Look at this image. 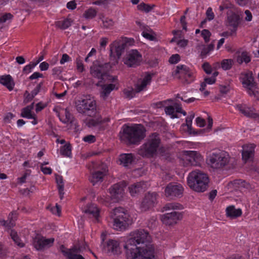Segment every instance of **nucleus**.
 Instances as JSON below:
<instances>
[{
    "label": "nucleus",
    "mask_w": 259,
    "mask_h": 259,
    "mask_svg": "<svg viewBox=\"0 0 259 259\" xmlns=\"http://www.w3.org/2000/svg\"><path fill=\"white\" fill-rule=\"evenodd\" d=\"M227 15L228 25L232 26L234 31H236L240 22L239 15L236 13V11H227Z\"/></svg>",
    "instance_id": "21"
},
{
    "label": "nucleus",
    "mask_w": 259,
    "mask_h": 259,
    "mask_svg": "<svg viewBox=\"0 0 259 259\" xmlns=\"http://www.w3.org/2000/svg\"><path fill=\"white\" fill-rule=\"evenodd\" d=\"M126 259H152L154 257V248L152 244L139 246L136 250H126Z\"/></svg>",
    "instance_id": "7"
},
{
    "label": "nucleus",
    "mask_w": 259,
    "mask_h": 259,
    "mask_svg": "<svg viewBox=\"0 0 259 259\" xmlns=\"http://www.w3.org/2000/svg\"><path fill=\"white\" fill-rule=\"evenodd\" d=\"M83 140L85 142L92 143L95 142L96 138L94 136L90 135L83 137Z\"/></svg>",
    "instance_id": "60"
},
{
    "label": "nucleus",
    "mask_w": 259,
    "mask_h": 259,
    "mask_svg": "<svg viewBox=\"0 0 259 259\" xmlns=\"http://www.w3.org/2000/svg\"><path fill=\"white\" fill-rule=\"evenodd\" d=\"M241 81L243 87L246 89L250 96H256L258 93L257 83L254 81L251 72L242 73L241 74Z\"/></svg>",
    "instance_id": "9"
},
{
    "label": "nucleus",
    "mask_w": 259,
    "mask_h": 259,
    "mask_svg": "<svg viewBox=\"0 0 259 259\" xmlns=\"http://www.w3.org/2000/svg\"><path fill=\"white\" fill-rule=\"evenodd\" d=\"M108 66L107 64H98V62L94 63L93 65L91 67L90 72L92 75L99 79L102 77V75L104 74L106 70V68Z\"/></svg>",
    "instance_id": "20"
},
{
    "label": "nucleus",
    "mask_w": 259,
    "mask_h": 259,
    "mask_svg": "<svg viewBox=\"0 0 259 259\" xmlns=\"http://www.w3.org/2000/svg\"><path fill=\"white\" fill-rule=\"evenodd\" d=\"M62 68L61 67H56L52 70V75L54 76H59L62 72Z\"/></svg>",
    "instance_id": "61"
},
{
    "label": "nucleus",
    "mask_w": 259,
    "mask_h": 259,
    "mask_svg": "<svg viewBox=\"0 0 259 259\" xmlns=\"http://www.w3.org/2000/svg\"><path fill=\"white\" fill-rule=\"evenodd\" d=\"M109 120V118H105L102 119L101 117L99 116L97 119H91L89 120L87 125L89 127H93L100 125L102 123L108 122Z\"/></svg>",
    "instance_id": "34"
},
{
    "label": "nucleus",
    "mask_w": 259,
    "mask_h": 259,
    "mask_svg": "<svg viewBox=\"0 0 259 259\" xmlns=\"http://www.w3.org/2000/svg\"><path fill=\"white\" fill-rule=\"evenodd\" d=\"M60 153L62 155L69 157L71 154V148L69 143L66 144L60 150Z\"/></svg>",
    "instance_id": "44"
},
{
    "label": "nucleus",
    "mask_w": 259,
    "mask_h": 259,
    "mask_svg": "<svg viewBox=\"0 0 259 259\" xmlns=\"http://www.w3.org/2000/svg\"><path fill=\"white\" fill-rule=\"evenodd\" d=\"M182 218V214L179 212L173 211L162 215L161 220L166 225L171 226L177 224V221Z\"/></svg>",
    "instance_id": "16"
},
{
    "label": "nucleus",
    "mask_w": 259,
    "mask_h": 259,
    "mask_svg": "<svg viewBox=\"0 0 259 259\" xmlns=\"http://www.w3.org/2000/svg\"><path fill=\"white\" fill-rule=\"evenodd\" d=\"M42 85L43 82H40L38 83L35 88L31 92V95H30L27 91H26L25 94H28L27 98L29 100H32L39 92Z\"/></svg>",
    "instance_id": "41"
},
{
    "label": "nucleus",
    "mask_w": 259,
    "mask_h": 259,
    "mask_svg": "<svg viewBox=\"0 0 259 259\" xmlns=\"http://www.w3.org/2000/svg\"><path fill=\"white\" fill-rule=\"evenodd\" d=\"M64 115L65 116V119H62L60 117V120L64 123H69L70 124H73L74 117L67 109H65L64 110Z\"/></svg>",
    "instance_id": "37"
},
{
    "label": "nucleus",
    "mask_w": 259,
    "mask_h": 259,
    "mask_svg": "<svg viewBox=\"0 0 259 259\" xmlns=\"http://www.w3.org/2000/svg\"><path fill=\"white\" fill-rule=\"evenodd\" d=\"M126 46V43L122 40H116L110 45V57L114 64L118 63Z\"/></svg>",
    "instance_id": "10"
},
{
    "label": "nucleus",
    "mask_w": 259,
    "mask_h": 259,
    "mask_svg": "<svg viewBox=\"0 0 259 259\" xmlns=\"http://www.w3.org/2000/svg\"><path fill=\"white\" fill-rule=\"evenodd\" d=\"M110 217L113 219V227L117 231L126 230L133 223L132 218L127 211L122 207L114 209Z\"/></svg>",
    "instance_id": "3"
},
{
    "label": "nucleus",
    "mask_w": 259,
    "mask_h": 259,
    "mask_svg": "<svg viewBox=\"0 0 259 259\" xmlns=\"http://www.w3.org/2000/svg\"><path fill=\"white\" fill-rule=\"evenodd\" d=\"M194 113L193 112H191L190 114L186 118V124L185 125L187 126V131L189 134H193L194 135H196L198 133H201L202 131L200 130L199 131H195L192 127V120L194 117Z\"/></svg>",
    "instance_id": "30"
},
{
    "label": "nucleus",
    "mask_w": 259,
    "mask_h": 259,
    "mask_svg": "<svg viewBox=\"0 0 259 259\" xmlns=\"http://www.w3.org/2000/svg\"><path fill=\"white\" fill-rule=\"evenodd\" d=\"M115 89V85L114 84H109L103 85L102 87V91L101 92V96L105 100L109 95L110 93Z\"/></svg>",
    "instance_id": "33"
},
{
    "label": "nucleus",
    "mask_w": 259,
    "mask_h": 259,
    "mask_svg": "<svg viewBox=\"0 0 259 259\" xmlns=\"http://www.w3.org/2000/svg\"><path fill=\"white\" fill-rule=\"evenodd\" d=\"M154 75L153 73L146 72L143 79L138 80L135 87V90L137 93L143 91L148 84H149L151 81L152 77Z\"/></svg>",
    "instance_id": "19"
},
{
    "label": "nucleus",
    "mask_w": 259,
    "mask_h": 259,
    "mask_svg": "<svg viewBox=\"0 0 259 259\" xmlns=\"http://www.w3.org/2000/svg\"><path fill=\"white\" fill-rule=\"evenodd\" d=\"M189 68L185 65H180L177 66L175 70V75L179 74L180 76H184L188 72Z\"/></svg>",
    "instance_id": "43"
},
{
    "label": "nucleus",
    "mask_w": 259,
    "mask_h": 259,
    "mask_svg": "<svg viewBox=\"0 0 259 259\" xmlns=\"http://www.w3.org/2000/svg\"><path fill=\"white\" fill-rule=\"evenodd\" d=\"M183 192V188L180 184L176 183L168 184L165 189L166 197H181Z\"/></svg>",
    "instance_id": "13"
},
{
    "label": "nucleus",
    "mask_w": 259,
    "mask_h": 259,
    "mask_svg": "<svg viewBox=\"0 0 259 259\" xmlns=\"http://www.w3.org/2000/svg\"><path fill=\"white\" fill-rule=\"evenodd\" d=\"M60 250L63 254V255L65 256H67L68 259L70 257V254H72L69 249L66 248L63 245H61L60 246Z\"/></svg>",
    "instance_id": "54"
},
{
    "label": "nucleus",
    "mask_w": 259,
    "mask_h": 259,
    "mask_svg": "<svg viewBox=\"0 0 259 259\" xmlns=\"http://www.w3.org/2000/svg\"><path fill=\"white\" fill-rule=\"evenodd\" d=\"M154 32H148L147 31H143L142 35L145 38L150 40H154L155 39V36L153 35Z\"/></svg>",
    "instance_id": "57"
},
{
    "label": "nucleus",
    "mask_w": 259,
    "mask_h": 259,
    "mask_svg": "<svg viewBox=\"0 0 259 259\" xmlns=\"http://www.w3.org/2000/svg\"><path fill=\"white\" fill-rule=\"evenodd\" d=\"M255 145L253 144H246L243 146L242 159L247 161L253 157Z\"/></svg>",
    "instance_id": "22"
},
{
    "label": "nucleus",
    "mask_w": 259,
    "mask_h": 259,
    "mask_svg": "<svg viewBox=\"0 0 259 259\" xmlns=\"http://www.w3.org/2000/svg\"><path fill=\"white\" fill-rule=\"evenodd\" d=\"M230 157L229 154L222 150L212 152L207 159L208 164L214 169H221L228 164Z\"/></svg>",
    "instance_id": "8"
},
{
    "label": "nucleus",
    "mask_w": 259,
    "mask_h": 259,
    "mask_svg": "<svg viewBox=\"0 0 259 259\" xmlns=\"http://www.w3.org/2000/svg\"><path fill=\"white\" fill-rule=\"evenodd\" d=\"M183 206L178 203H168L163 207V210L182 209Z\"/></svg>",
    "instance_id": "38"
},
{
    "label": "nucleus",
    "mask_w": 259,
    "mask_h": 259,
    "mask_svg": "<svg viewBox=\"0 0 259 259\" xmlns=\"http://www.w3.org/2000/svg\"><path fill=\"white\" fill-rule=\"evenodd\" d=\"M187 183L188 186L195 191L202 192L208 187L209 179L206 174L197 170L190 173Z\"/></svg>",
    "instance_id": "4"
},
{
    "label": "nucleus",
    "mask_w": 259,
    "mask_h": 259,
    "mask_svg": "<svg viewBox=\"0 0 259 259\" xmlns=\"http://www.w3.org/2000/svg\"><path fill=\"white\" fill-rule=\"evenodd\" d=\"M151 237L148 232L145 230H138L134 232L132 237L124 245L126 250H136L139 246H146L151 244Z\"/></svg>",
    "instance_id": "5"
},
{
    "label": "nucleus",
    "mask_w": 259,
    "mask_h": 259,
    "mask_svg": "<svg viewBox=\"0 0 259 259\" xmlns=\"http://www.w3.org/2000/svg\"><path fill=\"white\" fill-rule=\"evenodd\" d=\"M12 18L13 15L11 13H6L0 17V23H3Z\"/></svg>",
    "instance_id": "56"
},
{
    "label": "nucleus",
    "mask_w": 259,
    "mask_h": 259,
    "mask_svg": "<svg viewBox=\"0 0 259 259\" xmlns=\"http://www.w3.org/2000/svg\"><path fill=\"white\" fill-rule=\"evenodd\" d=\"M97 15V11L93 8H90L84 12V17L86 19H93Z\"/></svg>",
    "instance_id": "48"
},
{
    "label": "nucleus",
    "mask_w": 259,
    "mask_h": 259,
    "mask_svg": "<svg viewBox=\"0 0 259 259\" xmlns=\"http://www.w3.org/2000/svg\"><path fill=\"white\" fill-rule=\"evenodd\" d=\"M116 79V77L113 76L112 75H109L107 73V70L105 71L104 75L103 74L102 77L100 79V81H99L97 83V85L99 86L100 85V82L102 81L104 82H113Z\"/></svg>",
    "instance_id": "39"
},
{
    "label": "nucleus",
    "mask_w": 259,
    "mask_h": 259,
    "mask_svg": "<svg viewBox=\"0 0 259 259\" xmlns=\"http://www.w3.org/2000/svg\"><path fill=\"white\" fill-rule=\"evenodd\" d=\"M233 64V60L232 59H224L221 62V67L225 70L230 69Z\"/></svg>",
    "instance_id": "46"
},
{
    "label": "nucleus",
    "mask_w": 259,
    "mask_h": 259,
    "mask_svg": "<svg viewBox=\"0 0 259 259\" xmlns=\"http://www.w3.org/2000/svg\"><path fill=\"white\" fill-rule=\"evenodd\" d=\"M250 61V57L247 52H243L240 55L238 56L237 62L241 64L243 62L248 63Z\"/></svg>",
    "instance_id": "35"
},
{
    "label": "nucleus",
    "mask_w": 259,
    "mask_h": 259,
    "mask_svg": "<svg viewBox=\"0 0 259 259\" xmlns=\"http://www.w3.org/2000/svg\"><path fill=\"white\" fill-rule=\"evenodd\" d=\"M206 15L208 20H212L214 19V15L211 8H208L207 9Z\"/></svg>",
    "instance_id": "62"
},
{
    "label": "nucleus",
    "mask_w": 259,
    "mask_h": 259,
    "mask_svg": "<svg viewBox=\"0 0 259 259\" xmlns=\"http://www.w3.org/2000/svg\"><path fill=\"white\" fill-rule=\"evenodd\" d=\"M211 35V33L207 29H203L201 31V36L204 39L205 42H208L209 41V37Z\"/></svg>",
    "instance_id": "52"
},
{
    "label": "nucleus",
    "mask_w": 259,
    "mask_h": 259,
    "mask_svg": "<svg viewBox=\"0 0 259 259\" xmlns=\"http://www.w3.org/2000/svg\"><path fill=\"white\" fill-rule=\"evenodd\" d=\"M32 107H26L22 109L21 116L24 118L29 119H33L31 123L33 125H35L37 123L36 115L34 114L31 113Z\"/></svg>",
    "instance_id": "28"
},
{
    "label": "nucleus",
    "mask_w": 259,
    "mask_h": 259,
    "mask_svg": "<svg viewBox=\"0 0 259 259\" xmlns=\"http://www.w3.org/2000/svg\"><path fill=\"white\" fill-rule=\"evenodd\" d=\"M51 211L53 214H57L58 216H60L61 212V207L58 204H56L55 207H53L51 209Z\"/></svg>",
    "instance_id": "59"
},
{
    "label": "nucleus",
    "mask_w": 259,
    "mask_h": 259,
    "mask_svg": "<svg viewBox=\"0 0 259 259\" xmlns=\"http://www.w3.org/2000/svg\"><path fill=\"white\" fill-rule=\"evenodd\" d=\"M56 182L57 185V188L59 191L60 199H62L64 197V184L62 176L58 174H55Z\"/></svg>",
    "instance_id": "31"
},
{
    "label": "nucleus",
    "mask_w": 259,
    "mask_h": 259,
    "mask_svg": "<svg viewBox=\"0 0 259 259\" xmlns=\"http://www.w3.org/2000/svg\"><path fill=\"white\" fill-rule=\"evenodd\" d=\"M1 225L7 228L10 229L15 225L14 221L13 220V218H11V220L5 221L4 220H0Z\"/></svg>",
    "instance_id": "49"
},
{
    "label": "nucleus",
    "mask_w": 259,
    "mask_h": 259,
    "mask_svg": "<svg viewBox=\"0 0 259 259\" xmlns=\"http://www.w3.org/2000/svg\"><path fill=\"white\" fill-rule=\"evenodd\" d=\"M44 75L38 72H34L31 76H29V79L30 80H33L35 79H37L39 77H43Z\"/></svg>",
    "instance_id": "64"
},
{
    "label": "nucleus",
    "mask_w": 259,
    "mask_h": 259,
    "mask_svg": "<svg viewBox=\"0 0 259 259\" xmlns=\"http://www.w3.org/2000/svg\"><path fill=\"white\" fill-rule=\"evenodd\" d=\"M54 241V238L46 239L44 237H37L34 239L33 246L37 250H41L52 246Z\"/></svg>",
    "instance_id": "18"
},
{
    "label": "nucleus",
    "mask_w": 259,
    "mask_h": 259,
    "mask_svg": "<svg viewBox=\"0 0 259 259\" xmlns=\"http://www.w3.org/2000/svg\"><path fill=\"white\" fill-rule=\"evenodd\" d=\"M76 63L77 69L80 72H83L84 70L83 64L82 62V61L79 58H76Z\"/></svg>",
    "instance_id": "58"
},
{
    "label": "nucleus",
    "mask_w": 259,
    "mask_h": 259,
    "mask_svg": "<svg viewBox=\"0 0 259 259\" xmlns=\"http://www.w3.org/2000/svg\"><path fill=\"white\" fill-rule=\"evenodd\" d=\"M123 93L126 98L131 99L134 97L135 92L132 89L131 90H124Z\"/></svg>",
    "instance_id": "63"
},
{
    "label": "nucleus",
    "mask_w": 259,
    "mask_h": 259,
    "mask_svg": "<svg viewBox=\"0 0 259 259\" xmlns=\"http://www.w3.org/2000/svg\"><path fill=\"white\" fill-rule=\"evenodd\" d=\"M106 175V171L105 169L103 171L97 170L92 174L89 178V180L93 185H95L98 183H101Z\"/></svg>",
    "instance_id": "24"
},
{
    "label": "nucleus",
    "mask_w": 259,
    "mask_h": 259,
    "mask_svg": "<svg viewBox=\"0 0 259 259\" xmlns=\"http://www.w3.org/2000/svg\"><path fill=\"white\" fill-rule=\"evenodd\" d=\"M180 60L179 54L172 55L169 59V62L171 64H176Z\"/></svg>",
    "instance_id": "55"
},
{
    "label": "nucleus",
    "mask_w": 259,
    "mask_h": 259,
    "mask_svg": "<svg viewBox=\"0 0 259 259\" xmlns=\"http://www.w3.org/2000/svg\"><path fill=\"white\" fill-rule=\"evenodd\" d=\"M226 214L231 219H236L242 214V210L240 208L236 209L233 205H231L226 208Z\"/></svg>",
    "instance_id": "29"
},
{
    "label": "nucleus",
    "mask_w": 259,
    "mask_h": 259,
    "mask_svg": "<svg viewBox=\"0 0 259 259\" xmlns=\"http://www.w3.org/2000/svg\"><path fill=\"white\" fill-rule=\"evenodd\" d=\"M232 184L234 187L240 188H248L249 184L245 181L242 180H236L232 182Z\"/></svg>",
    "instance_id": "47"
},
{
    "label": "nucleus",
    "mask_w": 259,
    "mask_h": 259,
    "mask_svg": "<svg viewBox=\"0 0 259 259\" xmlns=\"http://www.w3.org/2000/svg\"><path fill=\"white\" fill-rule=\"evenodd\" d=\"M142 60V56L137 50H133L126 55L124 60V64L128 67H135L139 65Z\"/></svg>",
    "instance_id": "14"
},
{
    "label": "nucleus",
    "mask_w": 259,
    "mask_h": 259,
    "mask_svg": "<svg viewBox=\"0 0 259 259\" xmlns=\"http://www.w3.org/2000/svg\"><path fill=\"white\" fill-rule=\"evenodd\" d=\"M77 111L85 115L94 117L97 113L96 101L90 96H85L83 98L76 102Z\"/></svg>",
    "instance_id": "6"
},
{
    "label": "nucleus",
    "mask_w": 259,
    "mask_h": 259,
    "mask_svg": "<svg viewBox=\"0 0 259 259\" xmlns=\"http://www.w3.org/2000/svg\"><path fill=\"white\" fill-rule=\"evenodd\" d=\"M0 83L5 86L9 91H12L15 85L13 79L10 75L0 76Z\"/></svg>",
    "instance_id": "27"
},
{
    "label": "nucleus",
    "mask_w": 259,
    "mask_h": 259,
    "mask_svg": "<svg viewBox=\"0 0 259 259\" xmlns=\"http://www.w3.org/2000/svg\"><path fill=\"white\" fill-rule=\"evenodd\" d=\"M106 248L108 252L113 254H119L121 252L119 243L114 240H109L108 241Z\"/></svg>",
    "instance_id": "26"
},
{
    "label": "nucleus",
    "mask_w": 259,
    "mask_h": 259,
    "mask_svg": "<svg viewBox=\"0 0 259 259\" xmlns=\"http://www.w3.org/2000/svg\"><path fill=\"white\" fill-rule=\"evenodd\" d=\"M84 213H88L97 220L99 215V210L96 205L91 204L87 206V208L84 210Z\"/></svg>",
    "instance_id": "32"
},
{
    "label": "nucleus",
    "mask_w": 259,
    "mask_h": 259,
    "mask_svg": "<svg viewBox=\"0 0 259 259\" xmlns=\"http://www.w3.org/2000/svg\"><path fill=\"white\" fill-rule=\"evenodd\" d=\"M175 108L172 106H168L165 107V112L167 114H168L171 116L172 118H177L178 116L175 113Z\"/></svg>",
    "instance_id": "50"
},
{
    "label": "nucleus",
    "mask_w": 259,
    "mask_h": 259,
    "mask_svg": "<svg viewBox=\"0 0 259 259\" xmlns=\"http://www.w3.org/2000/svg\"><path fill=\"white\" fill-rule=\"evenodd\" d=\"M202 67L206 74H210L212 72V67L208 62L204 63Z\"/></svg>",
    "instance_id": "53"
},
{
    "label": "nucleus",
    "mask_w": 259,
    "mask_h": 259,
    "mask_svg": "<svg viewBox=\"0 0 259 259\" xmlns=\"http://www.w3.org/2000/svg\"><path fill=\"white\" fill-rule=\"evenodd\" d=\"M183 153L185 164L188 166H200L203 161V157L196 151H184Z\"/></svg>",
    "instance_id": "11"
},
{
    "label": "nucleus",
    "mask_w": 259,
    "mask_h": 259,
    "mask_svg": "<svg viewBox=\"0 0 259 259\" xmlns=\"http://www.w3.org/2000/svg\"><path fill=\"white\" fill-rule=\"evenodd\" d=\"M11 236L13 241L15 243L20 247H22L24 246V244L21 242V240L19 238L17 232L14 230H11Z\"/></svg>",
    "instance_id": "45"
},
{
    "label": "nucleus",
    "mask_w": 259,
    "mask_h": 259,
    "mask_svg": "<svg viewBox=\"0 0 259 259\" xmlns=\"http://www.w3.org/2000/svg\"><path fill=\"white\" fill-rule=\"evenodd\" d=\"M235 108L247 117L256 118L259 117V114L255 112V109L252 106H247L246 104H237L236 105Z\"/></svg>",
    "instance_id": "17"
},
{
    "label": "nucleus",
    "mask_w": 259,
    "mask_h": 259,
    "mask_svg": "<svg viewBox=\"0 0 259 259\" xmlns=\"http://www.w3.org/2000/svg\"><path fill=\"white\" fill-rule=\"evenodd\" d=\"M161 144L160 136L157 133L151 134L138 151V154L144 158L155 156Z\"/></svg>",
    "instance_id": "2"
},
{
    "label": "nucleus",
    "mask_w": 259,
    "mask_h": 259,
    "mask_svg": "<svg viewBox=\"0 0 259 259\" xmlns=\"http://www.w3.org/2000/svg\"><path fill=\"white\" fill-rule=\"evenodd\" d=\"M71 22L72 21L70 19H66L64 20L57 22L56 25L61 29H65L71 26Z\"/></svg>",
    "instance_id": "36"
},
{
    "label": "nucleus",
    "mask_w": 259,
    "mask_h": 259,
    "mask_svg": "<svg viewBox=\"0 0 259 259\" xmlns=\"http://www.w3.org/2000/svg\"><path fill=\"white\" fill-rule=\"evenodd\" d=\"M126 186L124 182H120L115 184L109 188V191L111 195V198L114 202L121 200L124 195V188Z\"/></svg>",
    "instance_id": "12"
},
{
    "label": "nucleus",
    "mask_w": 259,
    "mask_h": 259,
    "mask_svg": "<svg viewBox=\"0 0 259 259\" xmlns=\"http://www.w3.org/2000/svg\"><path fill=\"white\" fill-rule=\"evenodd\" d=\"M103 27L106 28H110L114 25V22L111 19L106 18L102 20Z\"/></svg>",
    "instance_id": "51"
},
{
    "label": "nucleus",
    "mask_w": 259,
    "mask_h": 259,
    "mask_svg": "<svg viewBox=\"0 0 259 259\" xmlns=\"http://www.w3.org/2000/svg\"><path fill=\"white\" fill-rule=\"evenodd\" d=\"M146 185L143 182L134 183L128 187L129 192L132 196H135L144 191Z\"/></svg>",
    "instance_id": "23"
},
{
    "label": "nucleus",
    "mask_w": 259,
    "mask_h": 259,
    "mask_svg": "<svg viewBox=\"0 0 259 259\" xmlns=\"http://www.w3.org/2000/svg\"><path fill=\"white\" fill-rule=\"evenodd\" d=\"M119 161L120 164L124 167L131 165L135 160L134 156L132 153H124L119 155Z\"/></svg>",
    "instance_id": "25"
},
{
    "label": "nucleus",
    "mask_w": 259,
    "mask_h": 259,
    "mask_svg": "<svg viewBox=\"0 0 259 259\" xmlns=\"http://www.w3.org/2000/svg\"><path fill=\"white\" fill-rule=\"evenodd\" d=\"M219 9L221 12L225 9L228 10V11H236L235 6L229 2L223 3L219 7Z\"/></svg>",
    "instance_id": "40"
},
{
    "label": "nucleus",
    "mask_w": 259,
    "mask_h": 259,
    "mask_svg": "<svg viewBox=\"0 0 259 259\" xmlns=\"http://www.w3.org/2000/svg\"><path fill=\"white\" fill-rule=\"evenodd\" d=\"M157 194L148 192L146 194L141 204L142 211H146L152 208L156 203Z\"/></svg>",
    "instance_id": "15"
},
{
    "label": "nucleus",
    "mask_w": 259,
    "mask_h": 259,
    "mask_svg": "<svg viewBox=\"0 0 259 259\" xmlns=\"http://www.w3.org/2000/svg\"><path fill=\"white\" fill-rule=\"evenodd\" d=\"M154 7V5H149L144 3H142L138 5L137 8L140 11H144L146 13H149L153 10Z\"/></svg>",
    "instance_id": "42"
},
{
    "label": "nucleus",
    "mask_w": 259,
    "mask_h": 259,
    "mask_svg": "<svg viewBox=\"0 0 259 259\" xmlns=\"http://www.w3.org/2000/svg\"><path fill=\"white\" fill-rule=\"evenodd\" d=\"M146 128L142 124L128 126L124 124L120 132L121 141L127 145H139L146 137Z\"/></svg>",
    "instance_id": "1"
}]
</instances>
